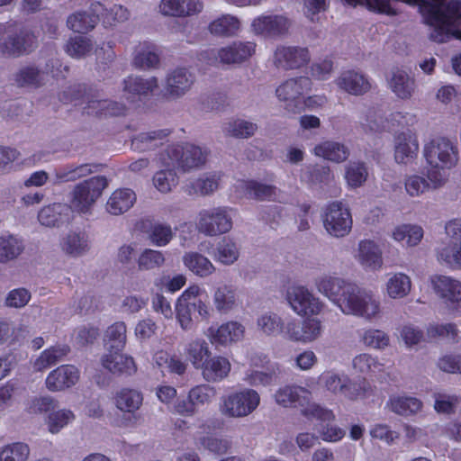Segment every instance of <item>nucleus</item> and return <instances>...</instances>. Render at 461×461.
Masks as SVG:
<instances>
[{
    "label": "nucleus",
    "instance_id": "f257e3e1",
    "mask_svg": "<svg viewBox=\"0 0 461 461\" xmlns=\"http://www.w3.org/2000/svg\"><path fill=\"white\" fill-rule=\"evenodd\" d=\"M317 290L343 314L371 321L382 315L380 299L371 291L330 275L315 281Z\"/></svg>",
    "mask_w": 461,
    "mask_h": 461
},
{
    "label": "nucleus",
    "instance_id": "f03ea898",
    "mask_svg": "<svg viewBox=\"0 0 461 461\" xmlns=\"http://www.w3.org/2000/svg\"><path fill=\"white\" fill-rule=\"evenodd\" d=\"M411 6H418L424 22L430 27L429 38L443 43L452 39L461 41V0H449L439 8L429 5L426 0H395Z\"/></svg>",
    "mask_w": 461,
    "mask_h": 461
},
{
    "label": "nucleus",
    "instance_id": "7ed1b4c3",
    "mask_svg": "<svg viewBox=\"0 0 461 461\" xmlns=\"http://www.w3.org/2000/svg\"><path fill=\"white\" fill-rule=\"evenodd\" d=\"M209 151L192 143L170 144L159 155L161 165L183 172L199 169L205 165Z\"/></svg>",
    "mask_w": 461,
    "mask_h": 461
},
{
    "label": "nucleus",
    "instance_id": "20e7f679",
    "mask_svg": "<svg viewBox=\"0 0 461 461\" xmlns=\"http://www.w3.org/2000/svg\"><path fill=\"white\" fill-rule=\"evenodd\" d=\"M204 290L198 285L187 287L176 299L175 303L176 318L181 329L189 330L193 326L192 311H195L202 320L208 321L212 317L209 304L199 298Z\"/></svg>",
    "mask_w": 461,
    "mask_h": 461
},
{
    "label": "nucleus",
    "instance_id": "39448f33",
    "mask_svg": "<svg viewBox=\"0 0 461 461\" xmlns=\"http://www.w3.org/2000/svg\"><path fill=\"white\" fill-rule=\"evenodd\" d=\"M107 185V179L101 176L90 177L75 185L69 194V206L73 212L89 213Z\"/></svg>",
    "mask_w": 461,
    "mask_h": 461
},
{
    "label": "nucleus",
    "instance_id": "423d86ee",
    "mask_svg": "<svg viewBox=\"0 0 461 461\" xmlns=\"http://www.w3.org/2000/svg\"><path fill=\"white\" fill-rule=\"evenodd\" d=\"M260 404L259 393L251 388H242L223 395L219 403L220 412L227 418H244Z\"/></svg>",
    "mask_w": 461,
    "mask_h": 461
},
{
    "label": "nucleus",
    "instance_id": "0eeeda50",
    "mask_svg": "<svg viewBox=\"0 0 461 461\" xmlns=\"http://www.w3.org/2000/svg\"><path fill=\"white\" fill-rule=\"evenodd\" d=\"M232 212L233 210L227 206L201 210L196 218L198 231L210 237L228 233L233 225Z\"/></svg>",
    "mask_w": 461,
    "mask_h": 461
},
{
    "label": "nucleus",
    "instance_id": "6e6552de",
    "mask_svg": "<svg viewBox=\"0 0 461 461\" xmlns=\"http://www.w3.org/2000/svg\"><path fill=\"white\" fill-rule=\"evenodd\" d=\"M285 298L291 310L302 317L317 316L325 305L319 296L303 285L289 286Z\"/></svg>",
    "mask_w": 461,
    "mask_h": 461
},
{
    "label": "nucleus",
    "instance_id": "1a4fd4ad",
    "mask_svg": "<svg viewBox=\"0 0 461 461\" xmlns=\"http://www.w3.org/2000/svg\"><path fill=\"white\" fill-rule=\"evenodd\" d=\"M424 157L432 167L451 169L459 160L458 145L447 138H436L425 146Z\"/></svg>",
    "mask_w": 461,
    "mask_h": 461
},
{
    "label": "nucleus",
    "instance_id": "9d476101",
    "mask_svg": "<svg viewBox=\"0 0 461 461\" xmlns=\"http://www.w3.org/2000/svg\"><path fill=\"white\" fill-rule=\"evenodd\" d=\"M312 86L307 77L289 78L278 86L276 95L285 110L295 113L303 109V98Z\"/></svg>",
    "mask_w": 461,
    "mask_h": 461
},
{
    "label": "nucleus",
    "instance_id": "9b49d317",
    "mask_svg": "<svg viewBox=\"0 0 461 461\" xmlns=\"http://www.w3.org/2000/svg\"><path fill=\"white\" fill-rule=\"evenodd\" d=\"M325 230L333 237L347 236L352 229V216L349 208L341 202L328 204L322 213Z\"/></svg>",
    "mask_w": 461,
    "mask_h": 461
},
{
    "label": "nucleus",
    "instance_id": "f8f14e48",
    "mask_svg": "<svg viewBox=\"0 0 461 461\" xmlns=\"http://www.w3.org/2000/svg\"><path fill=\"white\" fill-rule=\"evenodd\" d=\"M216 396V390L209 384L192 387L185 399H178L173 405V411L184 417H193L199 409L210 404Z\"/></svg>",
    "mask_w": 461,
    "mask_h": 461
},
{
    "label": "nucleus",
    "instance_id": "ddd939ff",
    "mask_svg": "<svg viewBox=\"0 0 461 461\" xmlns=\"http://www.w3.org/2000/svg\"><path fill=\"white\" fill-rule=\"evenodd\" d=\"M322 386L333 394L341 393L348 400L355 401L365 396V389L360 385L351 383L349 378L333 371L324 372L320 376Z\"/></svg>",
    "mask_w": 461,
    "mask_h": 461
},
{
    "label": "nucleus",
    "instance_id": "4468645a",
    "mask_svg": "<svg viewBox=\"0 0 461 461\" xmlns=\"http://www.w3.org/2000/svg\"><path fill=\"white\" fill-rule=\"evenodd\" d=\"M245 335L244 325L238 321H228L215 327L211 326L205 336L215 347H229L242 340Z\"/></svg>",
    "mask_w": 461,
    "mask_h": 461
},
{
    "label": "nucleus",
    "instance_id": "2eb2a0df",
    "mask_svg": "<svg viewBox=\"0 0 461 461\" xmlns=\"http://www.w3.org/2000/svg\"><path fill=\"white\" fill-rule=\"evenodd\" d=\"M62 66L58 59H50L45 66L44 70L28 66L21 68L15 75V82L21 86H39L48 80L49 75L52 77H59L62 75Z\"/></svg>",
    "mask_w": 461,
    "mask_h": 461
},
{
    "label": "nucleus",
    "instance_id": "dca6fc26",
    "mask_svg": "<svg viewBox=\"0 0 461 461\" xmlns=\"http://www.w3.org/2000/svg\"><path fill=\"white\" fill-rule=\"evenodd\" d=\"M35 43V35L27 29L8 31L0 38V52L6 56H20L31 50Z\"/></svg>",
    "mask_w": 461,
    "mask_h": 461
},
{
    "label": "nucleus",
    "instance_id": "f3484780",
    "mask_svg": "<svg viewBox=\"0 0 461 461\" xmlns=\"http://www.w3.org/2000/svg\"><path fill=\"white\" fill-rule=\"evenodd\" d=\"M419 140L412 130L397 132L393 139V158L400 165H409L418 157Z\"/></svg>",
    "mask_w": 461,
    "mask_h": 461
},
{
    "label": "nucleus",
    "instance_id": "a211bd4d",
    "mask_svg": "<svg viewBox=\"0 0 461 461\" xmlns=\"http://www.w3.org/2000/svg\"><path fill=\"white\" fill-rule=\"evenodd\" d=\"M430 286L435 294L449 306L461 303V281L446 275H433L429 277Z\"/></svg>",
    "mask_w": 461,
    "mask_h": 461
},
{
    "label": "nucleus",
    "instance_id": "6ab92c4d",
    "mask_svg": "<svg viewBox=\"0 0 461 461\" xmlns=\"http://www.w3.org/2000/svg\"><path fill=\"white\" fill-rule=\"evenodd\" d=\"M354 258L366 271H379L384 266L382 249L372 240H362L358 242Z\"/></svg>",
    "mask_w": 461,
    "mask_h": 461
},
{
    "label": "nucleus",
    "instance_id": "aec40b11",
    "mask_svg": "<svg viewBox=\"0 0 461 461\" xmlns=\"http://www.w3.org/2000/svg\"><path fill=\"white\" fill-rule=\"evenodd\" d=\"M194 83V76L185 68H177L167 73L165 79V95L169 99H178L187 94Z\"/></svg>",
    "mask_w": 461,
    "mask_h": 461
},
{
    "label": "nucleus",
    "instance_id": "412c9836",
    "mask_svg": "<svg viewBox=\"0 0 461 461\" xmlns=\"http://www.w3.org/2000/svg\"><path fill=\"white\" fill-rule=\"evenodd\" d=\"M80 371L73 365H61L49 373L45 379L46 388L50 392H62L76 385Z\"/></svg>",
    "mask_w": 461,
    "mask_h": 461
},
{
    "label": "nucleus",
    "instance_id": "4be33fe9",
    "mask_svg": "<svg viewBox=\"0 0 461 461\" xmlns=\"http://www.w3.org/2000/svg\"><path fill=\"white\" fill-rule=\"evenodd\" d=\"M388 88L401 100H409L416 89L415 79L403 68H393L386 75Z\"/></svg>",
    "mask_w": 461,
    "mask_h": 461
},
{
    "label": "nucleus",
    "instance_id": "5701e85b",
    "mask_svg": "<svg viewBox=\"0 0 461 461\" xmlns=\"http://www.w3.org/2000/svg\"><path fill=\"white\" fill-rule=\"evenodd\" d=\"M113 350L104 353L101 357L102 366L116 375L130 376L136 373L137 365L131 356Z\"/></svg>",
    "mask_w": 461,
    "mask_h": 461
},
{
    "label": "nucleus",
    "instance_id": "b1692460",
    "mask_svg": "<svg viewBox=\"0 0 461 461\" xmlns=\"http://www.w3.org/2000/svg\"><path fill=\"white\" fill-rule=\"evenodd\" d=\"M235 188L240 195H249L258 200L282 202V193L275 185H267L255 180H239Z\"/></svg>",
    "mask_w": 461,
    "mask_h": 461
},
{
    "label": "nucleus",
    "instance_id": "393cba45",
    "mask_svg": "<svg viewBox=\"0 0 461 461\" xmlns=\"http://www.w3.org/2000/svg\"><path fill=\"white\" fill-rule=\"evenodd\" d=\"M73 218L72 208L62 203H54L42 207L38 212L39 222L45 227H59Z\"/></svg>",
    "mask_w": 461,
    "mask_h": 461
},
{
    "label": "nucleus",
    "instance_id": "a878e982",
    "mask_svg": "<svg viewBox=\"0 0 461 461\" xmlns=\"http://www.w3.org/2000/svg\"><path fill=\"white\" fill-rule=\"evenodd\" d=\"M212 298L213 310L221 315H227L236 311L240 304L236 289L229 284L215 286Z\"/></svg>",
    "mask_w": 461,
    "mask_h": 461
},
{
    "label": "nucleus",
    "instance_id": "bb28decb",
    "mask_svg": "<svg viewBox=\"0 0 461 461\" xmlns=\"http://www.w3.org/2000/svg\"><path fill=\"white\" fill-rule=\"evenodd\" d=\"M104 10V5L96 2L93 3L88 12H77L68 16L67 20L70 30L85 33L95 28L100 18V13Z\"/></svg>",
    "mask_w": 461,
    "mask_h": 461
},
{
    "label": "nucleus",
    "instance_id": "cd10ccee",
    "mask_svg": "<svg viewBox=\"0 0 461 461\" xmlns=\"http://www.w3.org/2000/svg\"><path fill=\"white\" fill-rule=\"evenodd\" d=\"M274 59L278 67L294 69L305 65L310 55L305 48L281 46L276 50Z\"/></svg>",
    "mask_w": 461,
    "mask_h": 461
},
{
    "label": "nucleus",
    "instance_id": "c85d7f7f",
    "mask_svg": "<svg viewBox=\"0 0 461 461\" xmlns=\"http://www.w3.org/2000/svg\"><path fill=\"white\" fill-rule=\"evenodd\" d=\"M198 369L201 371L202 376L205 381L218 383L229 375L231 365L225 357L211 355Z\"/></svg>",
    "mask_w": 461,
    "mask_h": 461
},
{
    "label": "nucleus",
    "instance_id": "c756f323",
    "mask_svg": "<svg viewBox=\"0 0 461 461\" xmlns=\"http://www.w3.org/2000/svg\"><path fill=\"white\" fill-rule=\"evenodd\" d=\"M123 85V92L126 98L130 102H135L157 89L158 82L154 77L142 78L137 76H131L124 80Z\"/></svg>",
    "mask_w": 461,
    "mask_h": 461
},
{
    "label": "nucleus",
    "instance_id": "7c9ffc66",
    "mask_svg": "<svg viewBox=\"0 0 461 461\" xmlns=\"http://www.w3.org/2000/svg\"><path fill=\"white\" fill-rule=\"evenodd\" d=\"M203 8L200 0H161L159 12L166 16L185 17L202 12Z\"/></svg>",
    "mask_w": 461,
    "mask_h": 461
},
{
    "label": "nucleus",
    "instance_id": "2f4dec72",
    "mask_svg": "<svg viewBox=\"0 0 461 461\" xmlns=\"http://www.w3.org/2000/svg\"><path fill=\"white\" fill-rule=\"evenodd\" d=\"M274 398L279 406L302 408L311 399V393L302 386L285 385L276 391Z\"/></svg>",
    "mask_w": 461,
    "mask_h": 461
},
{
    "label": "nucleus",
    "instance_id": "473e14b6",
    "mask_svg": "<svg viewBox=\"0 0 461 461\" xmlns=\"http://www.w3.org/2000/svg\"><path fill=\"white\" fill-rule=\"evenodd\" d=\"M289 20L282 15L259 16L252 22V29L257 34L275 36L286 32Z\"/></svg>",
    "mask_w": 461,
    "mask_h": 461
},
{
    "label": "nucleus",
    "instance_id": "72a5a7b5",
    "mask_svg": "<svg viewBox=\"0 0 461 461\" xmlns=\"http://www.w3.org/2000/svg\"><path fill=\"white\" fill-rule=\"evenodd\" d=\"M336 84L340 89L353 95H364L371 88L367 77L354 70L342 72L336 79Z\"/></svg>",
    "mask_w": 461,
    "mask_h": 461
},
{
    "label": "nucleus",
    "instance_id": "f704fd0d",
    "mask_svg": "<svg viewBox=\"0 0 461 461\" xmlns=\"http://www.w3.org/2000/svg\"><path fill=\"white\" fill-rule=\"evenodd\" d=\"M60 248L72 258L82 257L90 249L88 235L84 230H71L62 238Z\"/></svg>",
    "mask_w": 461,
    "mask_h": 461
},
{
    "label": "nucleus",
    "instance_id": "c9c22d12",
    "mask_svg": "<svg viewBox=\"0 0 461 461\" xmlns=\"http://www.w3.org/2000/svg\"><path fill=\"white\" fill-rule=\"evenodd\" d=\"M423 237V228L416 223H401L394 226L391 231V238L406 248L417 247Z\"/></svg>",
    "mask_w": 461,
    "mask_h": 461
},
{
    "label": "nucleus",
    "instance_id": "e433bc0d",
    "mask_svg": "<svg viewBox=\"0 0 461 461\" xmlns=\"http://www.w3.org/2000/svg\"><path fill=\"white\" fill-rule=\"evenodd\" d=\"M113 404L123 413L133 414L137 411L143 402V395L140 391L122 387L118 389L113 394Z\"/></svg>",
    "mask_w": 461,
    "mask_h": 461
},
{
    "label": "nucleus",
    "instance_id": "4c0bfd02",
    "mask_svg": "<svg viewBox=\"0 0 461 461\" xmlns=\"http://www.w3.org/2000/svg\"><path fill=\"white\" fill-rule=\"evenodd\" d=\"M411 290V277L402 272L389 273L384 285V294L393 300L406 297Z\"/></svg>",
    "mask_w": 461,
    "mask_h": 461
},
{
    "label": "nucleus",
    "instance_id": "58836bf2",
    "mask_svg": "<svg viewBox=\"0 0 461 461\" xmlns=\"http://www.w3.org/2000/svg\"><path fill=\"white\" fill-rule=\"evenodd\" d=\"M136 199V194L133 190L118 188L107 199L105 209L112 215H121L133 206Z\"/></svg>",
    "mask_w": 461,
    "mask_h": 461
},
{
    "label": "nucleus",
    "instance_id": "ea45409f",
    "mask_svg": "<svg viewBox=\"0 0 461 461\" xmlns=\"http://www.w3.org/2000/svg\"><path fill=\"white\" fill-rule=\"evenodd\" d=\"M69 352L67 345L58 344L41 351L32 361V366L34 371L42 372L56 365Z\"/></svg>",
    "mask_w": 461,
    "mask_h": 461
},
{
    "label": "nucleus",
    "instance_id": "a19ab883",
    "mask_svg": "<svg viewBox=\"0 0 461 461\" xmlns=\"http://www.w3.org/2000/svg\"><path fill=\"white\" fill-rule=\"evenodd\" d=\"M386 407L398 415L407 417L419 412L422 408V402L413 396L395 393L390 395Z\"/></svg>",
    "mask_w": 461,
    "mask_h": 461
},
{
    "label": "nucleus",
    "instance_id": "79ce46f5",
    "mask_svg": "<svg viewBox=\"0 0 461 461\" xmlns=\"http://www.w3.org/2000/svg\"><path fill=\"white\" fill-rule=\"evenodd\" d=\"M185 267L194 275L205 278L215 273L216 267L205 256L198 252H187L183 257Z\"/></svg>",
    "mask_w": 461,
    "mask_h": 461
},
{
    "label": "nucleus",
    "instance_id": "37998d69",
    "mask_svg": "<svg viewBox=\"0 0 461 461\" xmlns=\"http://www.w3.org/2000/svg\"><path fill=\"white\" fill-rule=\"evenodd\" d=\"M24 250V243L17 235L5 232L0 234V264L16 259Z\"/></svg>",
    "mask_w": 461,
    "mask_h": 461
},
{
    "label": "nucleus",
    "instance_id": "c03bdc74",
    "mask_svg": "<svg viewBox=\"0 0 461 461\" xmlns=\"http://www.w3.org/2000/svg\"><path fill=\"white\" fill-rule=\"evenodd\" d=\"M313 154L319 158L340 163L348 158L349 151L348 149L340 142L325 140L314 147Z\"/></svg>",
    "mask_w": 461,
    "mask_h": 461
},
{
    "label": "nucleus",
    "instance_id": "a18cd8bd",
    "mask_svg": "<svg viewBox=\"0 0 461 461\" xmlns=\"http://www.w3.org/2000/svg\"><path fill=\"white\" fill-rule=\"evenodd\" d=\"M153 362L161 371H167L177 375H184L187 368V364L179 357L164 350H158L154 354Z\"/></svg>",
    "mask_w": 461,
    "mask_h": 461
},
{
    "label": "nucleus",
    "instance_id": "49530a36",
    "mask_svg": "<svg viewBox=\"0 0 461 461\" xmlns=\"http://www.w3.org/2000/svg\"><path fill=\"white\" fill-rule=\"evenodd\" d=\"M75 419L76 415L70 409H57L56 407L46 415L44 421L50 433L58 434L73 423Z\"/></svg>",
    "mask_w": 461,
    "mask_h": 461
},
{
    "label": "nucleus",
    "instance_id": "de8ad7c7",
    "mask_svg": "<svg viewBox=\"0 0 461 461\" xmlns=\"http://www.w3.org/2000/svg\"><path fill=\"white\" fill-rule=\"evenodd\" d=\"M185 355L195 369H198L212 352L208 343L202 338L190 340L185 346Z\"/></svg>",
    "mask_w": 461,
    "mask_h": 461
},
{
    "label": "nucleus",
    "instance_id": "09e8293b",
    "mask_svg": "<svg viewBox=\"0 0 461 461\" xmlns=\"http://www.w3.org/2000/svg\"><path fill=\"white\" fill-rule=\"evenodd\" d=\"M258 130L256 123L241 119L231 118L222 124V131L226 136L248 139Z\"/></svg>",
    "mask_w": 461,
    "mask_h": 461
},
{
    "label": "nucleus",
    "instance_id": "8fccbe9b",
    "mask_svg": "<svg viewBox=\"0 0 461 461\" xmlns=\"http://www.w3.org/2000/svg\"><path fill=\"white\" fill-rule=\"evenodd\" d=\"M126 325L117 321L109 326L105 331L104 343L106 352L122 350L126 344Z\"/></svg>",
    "mask_w": 461,
    "mask_h": 461
},
{
    "label": "nucleus",
    "instance_id": "3c124183",
    "mask_svg": "<svg viewBox=\"0 0 461 461\" xmlns=\"http://www.w3.org/2000/svg\"><path fill=\"white\" fill-rule=\"evenodd\" d=\"M93 173L90 164L66 165L54 170V181L57 184L75 181Z\"/></svg>",
    "mask_w": 461,
    "mask_h": 461
},
{
    "label": "nucleus",
    "instance_id": "603ef678",
    "mask_svg": "<svg viewBox=\"0 0 461 461\" xmlns=\"http://www.w3.org/2000/svg\"><path fill=\"white\" fill-rule=\"evenodd\" d=\"M258 331L269 337H276L283 331V319L273 312H265L257 318Z\"/></svg>",
    "mask_w": 461,
    "mask_h": 461
},
{
    "label": "nucleus",
    "instance_id": "864d4df0",
    "mask_svg": "<svg viewBox=\"0 0 461 461\" xmlns=\"http://www.w3.org/2000/svg\"><path fill=\"white\" fill-rule=\"evenodd\" d=\"M368 177V170L364 162L350 161L345 166L344 178L347 185L356 189L364 185Z\"/></svg>",
    "mask_w": 461,
    "mask_h": 461
},
{
    "label": "nucleus",
    "instance_id": "5fc2aeb1",
    "mask_svg": "<svg viewBox=\"0 0 461 461\" xmlns=\"http://www.w3.org/2000/svg\"><path fill=\"white\" fill-rule=\"evenodd\" d=\"M353 368L356 372L367 375H377L384 372V365L377 357L362 353L353 358Z\"/></svg>",
    "mask_w": 461,
    "mask_h": 461
},
{
    "label": "nucleus",
    "instance_id": "6e6d98bb",
    "mask_svg": "<svg viewBox=\"0 0 461 461\" xmlns=\"http://www.w3.org/2000/svg\"><path fill=\"white\" fill-rule=\"evenodd\" d=\"M359 341L366 348L384 350L390 344V337L382 330L367 328L359 332Z\"/></svg>",
    "mask_w": 461,
    "mask_h": 461
},
{
    "label": "nucleus",
    "instance_id": "4d7b16f0",
    "mask_svg": "<svg viewBox=\"0 0 461 461\" xmlns=\"http://www.w3.org/2000/svg\"><path fill=\"white\" fill-rule=\"evenodd\" d=\"M213 257L224 266L233 265L240 258L239 246L232 240L224 238L217 244Z\"/></svg>",
    "mask_w": 461,
    "mask_h": 461
},
{
    "label": "nucleus",
    "instance_id": "13d9d810",
    "mask_svg": "<svg viewBox=\"0 0 461 461\" xmlns=\"http://www.w3.org/2000/svg\"><path fill=\"white\" fill-rule=\"evenodd\" d=\"M351 6L365 5L369 10L388 16H394L400 13L395 0H344Z\"/></svg>",
    "mask_w": 461,
    "mask_h": 461
},
{
    "label": "nucleus",
    "instance_id": "bf43d9fd",
    "mask_svg": "<svg viewBox=\"0 0 461 461\" xmlns=\"http://www.w3.org/2000/svg\"><path fill=\"white\" fill-rule=\"evenodd\" d=\"M240 21L236 17L225 14L213 20L209 24L208 29L213 35L231 36L240 30Z\"/></svg>",
    "mask_w": 461,
    "mask_h": 461
},
{
    "label": "nucleus",
    "instance_id": "052dcab7",
    "mask_svg": "<svg viewBox=\"0 0 461 461\" xmlns=\"http://www.w3.org/2000/svg\"><path fill=\"white\" fill-rule=\"evenodd\" d=\"M439 262L452 269H461V242L440 248L437 252Z\"/></svg>",
    "mask_w": 461,
    "mask_h": 461
},
{
    "label": "nucleus",
    "instance_id": "680f3d73",
    "mask_svg": "<svg viewBox=\"0 0 461 461\" xmlns=\"http://www.w3.org/2000/svg\"><path fill=\"white\" fill-rule=\"evenodd\" d=\"M220 176L217 174L206 175L203 177L195 179L187 186V192L192 194H199L207 195L212 194L219 187Z\"/></svg>",
    "mask_w": 461,
    "mask_h": 461
},
{
    "label": "nucleus",
    "instance_id": "e2e57ef3",
    "mask_svg": "<svg viewBox=\"0 0 461 461\" xmlns=\"http://www.w3.org/2000/svg\"><path fill=\"white\" fill-rule=\"evenodd\" d=\"M176 168L166 167L157 172L152 179L154 187L162 194L171 192L178 184V176L174 171Z\"/></svg>",
    "mask_w": 461,
    "mask_h": 461
},
{
    "label": "nucleus",
    "instance_id": "0e129e2a",
    "mask_svg": "<svg viewBox=\"0 0 461 461\" xmlns=\"http://www.w3.org/2000/svg\"><path fill=\"white\" fill-rule=\"evenodd\" d=\"M133 63L140 68H149L158 63V56L154 47L149 43H141L136 49Z\"/></svg>",
    "mask_w": 461,
    "mask_h": 461
},
{
    "label": "nucleus",
    "instance_id": "69168bd1",
    "mask_svg": "<svg viewBox=\"0 0 461 461\" xmlns=\"http://www.w3.org/2000/svg\"><path fill=\"white\" fill-rule=\"evenodd\" d=\"M186 284V277L183 274L170 276L163 274L157 277L154 285L158 292L174 294L179 291Z\"/></svg>",
    "mask_w": 461,
    "mask_h": 461
},
{
    "label": "nucleus",
    "instance_id": "338daca9",
    "mask_svg": "<svg viewBox=\"0 0 461 461\" xmlns=\"http://www.w3.org/2000/svg\"><path fill=\"white\" fill-rule=\"evenodd\" d=\"M404 190L411 197H420L429 191V180L425 176L418 174L408 175L403 180Z\"/></svg>",
    "mask_w": 461,
    "mask_h": 461
},
{
    "label": "nucleus",
    "instance_id": "774afa93",
    "mask_svg": "<svg viewBox=\"0 0 461 461\" xmlns=\"http://www.w3.org/2000/svg\"><path fill=\"white\" fill-rule=\"evenodd\" d=\"M30 454L29 447L24 443H14L0 450V461H26Z\"/></svg>",
    "mask_w": 461,
    "mask_h": 461
}]
</instances>
